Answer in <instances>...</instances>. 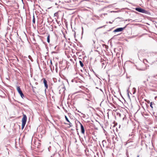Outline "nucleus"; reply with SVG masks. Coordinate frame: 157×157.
<instances>
[{"mask_svg": "<svg viewBox=\"0 0 157 157\" xmlns=\"http://www.w3.org/2000/svg\"><path fill=\"white\" fill-rule=\"evenodd\" d=\"M135 9L136 11L140 13L146 14L147 13V11L140 7L136 8Z\"/></svg>", "mask_w": 157, "mask_h": 157, "instance_id": "f257e3e1", "label": "nucleus"}, {"mask_svg": "<svg viewBox=\"0 0 157 157\" xmlns=\"http://www.w3.org/2000/svg\"><path fill=\"white\" fill-rule=\"evenodd\" d=\"M17 90L18 92V93L20 94L21 97L23 98L24 97V96L23 93L22 91H21L20 87L19 86H17Z\"/></svg>", "mask_w": 157, "mask_h": 157, "instance_id": "f03ea898", "label": "nucleus"}, {"mask_svg": "<svg viewBox=\"0 0 157 157\" xmlns=\"http://www.w3.org/2000/svg\"><path fill=\"white\" fill-rule=\"evenodd\" d=\"M126 25L125 27L123 28H119L116 29L113 31V32H117L122 31L126 27Z\"/></svg>", "mask_w": 157, "mask_h": 157, "instance_id": "7ed1b4c3", "label": "nucleus"}, {"mask_svg": "<svg viewBox=\"0 0 157 157\" xmlns=\"http://www.w3.org/2000/svg\"><path fill=\"white\" fill-rule=\"evenodd\" d=\"M42 80H43V83L44 84V86L46 88L45 89V92H46V89H47L48 88V85L47 84V82L46 81V80L45 79V78H43L42 79Z\"/></svg>", "mask_w": 157, "mask_h": 157, "instance_id": "20e7f679", "label": "nucleus"}, {"mask_svg": "<svg viewBox=\"0 0 157 157\" xmlns=\"http://www.w3.org/2000/svg\"><path fill=\"white\" fill-rule=\"evenodd\" d=\"M27 117L25 114L23 115V117L22 120V123L26 124L27 121Z\"/></svg>", "mask_w": 157, "mask_h": 157, "instance_id": "39448f33", "label": "nucleus"}, {"mask_svg": "<svg viewBox=\"0 0 157 157\" xmlns=\"http://www.w3.org/2000/svg\"><path fill=\"white\" fill-rule=\"evenodd\" d=\"M142 56H143L145 57L149 58L151 57V53L149 52L147 53H144Z\"/></svg>", "mask_w": 157, "mask_h": 157, "instance_id": "423d86ee", "label": "nucleus"}, {"mask_svg": "<svg viewBox=\"0 0 157 157\" xmlns=\"http://www.w3.org/2000/svg\"><path fill=\"white\" fill-rule=\"evenodd\" d=\"M79 123L81 126V132L82 133L84 134L85 133V129L84 127L82 124L81 123H80V122Z\"/></svg>", "mask_w": 157, "mask_h": 157, "instance_id": "0eeeda50", "label": "nucleus"}, {"mask_svg": "<svg viewBox=\"0 0 157 157\" xmlns=\"http://www.w3.org/2000/svg\"><path fill=\"white\" fill-rule=\"evenodd\" d=\"M47 41L48 43H49L50 41V35H49L47 37Z\"/></svg>", "mask_w": 157, "mask_h": 157, "instance_id": "6e6552de", "label": "nucleus"}, {"mask_svg": "<svg viewBox=\"0 0 157 157\" xmlns=\"http://www.w3.org/2000/svg\"><path fill=\"white\" fill-rule=\"evenodd\" d=\"M79 64H80V66L82 67H83L84 66V65L82 63V62L80 60L79 61Z\"/></svg>", "mask_w": 157, "mask_h": 157, "instance_id": "1a4fd4ad", "label": "nucleus"}, {"mask_svg": "<svg viewBox=\"0 0 157 157\" xmlns=\"http://www.w3.org/2000/svg\"><path fill=\"white\" fill-rule=\"evenodd\" d=\"M49 67L50 68V69L51 71H52V70H54V68L53 66H52V65H49Z\"/></svg>", "mask_w": 157, "mask_h": 157, "instance_id": "9d476101", "label": "nucleus"}, {"mask_svg": "<svg viewBox=\"0 0 157 157\" xmlns=\"http://www.w3.org/2000/svg\"><path fill=\"white\" fill-rule=\"evenodd\" d=\"M25 124H25V123H22V126H21V129L22 130L23 129V128H24L25 126Z\"/></svg>", "mask_w": 157, "mask_h": 157, "instance_id": "9b49d317", "label": "nucleus"}, {"mask_svg": "<svg viewBox=\"0 0 157 157\" xmlns=\"http://www.w3.org/2000/svg\"><path fill=\"white\" fill-rule=\"evenodd\" d=\"M65 117L66 121L68 123H70V121L68 120L67 117L66 116H65Z\"/></svg>", "mask_w": 157, "mask_h": 157, "instance_id": "f8f14e48", "label": "nucleus"}, {"mask_svg": "<svg viewBox=\"0 0 157 157\" xmlns=\"http://www.w3.org/2000/svg\"><path fill=\"white\" fill-rule=\"evenodd\" d=\"M33 22L34 24L35 23V18L34 15H33Z\"/></svg>", "mask_w": 157, "mask_h": 157, "instance_id": "ddd939ff", "label": "nucleus"}, {"mask_svg": "<svg viewBox=\"0 0 157 157\" xmlns=\"http://www.w3.org/2000/svg\"><path fill=\"white\" fill-rule=\"evenodd\" d=\"M28 57H29V59H30L32 61H33V59L31 56L30 55Z\"/></svg>", "mask_w": 157, "mask_h": 157, "instance_id": "4468645a", "label": "nucleus"}, {"mask_svg": "<svg viewBox=\"0 0 157 157\" xmlns=\"http://www.w3.org/2000/svg\"><path fill=\"white\" fill-rule=\"evenodd\" d=\"M144 52V50H140L139 52L138 55L141 54V53Z\"/></svg>", "mask_w": 157, "mask_h": 157, "instance_id": "2eb2a0df", "label": "nucleus"}, {"mask_svg": "<svg viewBox=\"0 0 157 157\" xmlns=\"http://www.w3.org/2000/svg\"><path fill=\"white\" fill-rule=\"evenodd\" d=\"M150 106L151 108H153V107L152 106V102H151L150 104Z\"/></svg>", "mask_w": 157, "mask_h": 157, "instance_id": "dca6fc26", "label": "nucleus"}, {"mask_svg": "<svg viewBox=\"0 0 157 157\" xmlns=\"http://www.w3.org/2000/svg\"><path fill=\"white\" fill-rule=\"evenodd\" d=\"M58 15V13L57 12L55 13L54 14V16H57Z\"/></svg>", "mask_w": 157, "mask_h": 157, "instance_id": "f3484780", "label": "nucleus"}, {"mask_svg": "<svg viewBox=\"0 0 157 157\" xmlns=\"http://www.w3.org/2000/svg\"><path fill=\"white\" fill-rule=\"evenodd\" d=\"M145 61H147V60L146 59H143V62L145 63Z\"/></svg>", "mask_w": 157, "mask_h": 157, "instance_id": "a211bd4d", "label": "nucleus"}, {"mask_svg": "<svg viewBox=\"0 0 157 157\" xmlns=\"http://www.w3.org/2000/svg\"><path fill=\"white\" fill-rule=\"evenodd\" d=\"M69 125H70V127H71V126H72V123H71L70 122V123H69Z\"/></svg>", "mask_w": 157, "mask_h": 157, "instance_id": "6ab92c4d", "label": "nucleus"}, {"mask_svg": "<svg viewBox=\"0 0 157 157\" xmlns=\"http://www.w3.org/2000/svg\"><path fill=\"white\" fill-rule=\"evenodd\" d=\"M133 89H134V92L133 94H134L136 92V89L135 88H134Z\"/></svg>", "mask_w": 157, "mask_h": 157, "instance_id": "aec40b11", "label": "nucleus"}, {"mask_svg": "<svg viewBox=\"0 0 157 157\" xmlns=\"http://www.w3.org/2000/svg\"><path fill=\"white\" fill-rule=\"evenodd\" d=\"M101 26V27H98V28H97V29H100V28H102L103 26Z\"/></svg>", "mask_w": 157, "mask_h": 157, "instance_id": "412c9836", "label": "nucleus"}, {"mask_svg": "<svg viewBox=\"0 0 157 157\" xmlns=\"http://www.w3.org/2000/svg\"><path fill=\"white\" fill-rule=\"evenodd\" d=\"M115 139L117 141H118V138L117 137H116Z\"/></svg>", "mask_w": 157, "mask_h": 157, "instance_id": "4be33fe9", "label": "nucleus"}, {"mask_svg": "<svg viewBox=\"0 0 157 157\" xmlns=\"http://www.w3.org/2000/svg\"><path fill=\"white\" fill-rule=\"evenodd\" d=\"M77 111L78 112H79V113H81L82 115H84V114H83L82 113H81L80 112H79V110H77Z\"/></svg>", "mask_w": 157, "mask_h": 157, "instance_id": "5701e85b", "label": "nucleus"}, {"mask_svg": "<svg viewBox=\"0 0 157 157\" xmlns=\"http://www.w3.org/2000/svg\"><path fill=\"white\" fill-rule=\"evenodd\" d=\"M82 34L83 33V27H82Z\"/></svg>", "mask_w": 157, "mask_h": 157, "instance_id": "b1692460", "label": "nucleus"}, {"mask_svg": "<svg viewBox=\"0 0 157 157\" xmlns=\"http://www.w3.org/2000/svg\"><path fill=\"white\" fill-rule=\"evenodd\" d=\"M50 65H52V60H51V61H50Z\"/></svg>", "mask_w": 157, "mask_h": 157, "instance_id": "393cba45", "label": "nucleus"}, {"mask_svg": "<svg viewBox=\"0 0 157 157\" xmlns=\"http://www.w3.org/2000/svg\"><path fill=\"white\" fill-rule=\"evenodd\" d=\"M102 67H103V65H104V63H102Z\"/></svg>", "mask_w": 157, "mask_h": 157, "instance_id": "a878e982", "label": "nucleus"}, {"mask_svg": "<svg viewBox=\"0 0 157 157\" xmlns=\"http://www.w3.org/2000/svg\"><path fill=\"white\" fill-rule=\"evenodd\" d=\"M109 23H110V24H111V23H112V22H111V21H109Z\"/></svg>", "mask_w": 157, "mask_h": 157, "instance_id": "bb28decb", "label": "nucleus"}, {"mask_svg": "<svg viewBox=\"0 0 157 157\" xmlns=\"http://www.w3.org/2000/svg\"><path fill=\"white\" fill-rule=\"evenodd\" d=\"M104 142H105L104 140H103V141H102V143H104Z\"/></svg>", "mask_w": 157, "mask_h": 157, "instance_id": "cd10ccee", "label": "nucleus"}, {"mask_svg": "<svg viewBox=\"0 0 157 157\" xmlns=\"http://www.w3.org/2000/svg\"><path fill=\"white\" fill-rule=\"evenodd\" d=\"M146 82V81H144V83H145V82Z\"/></svg>", "mask_w": 157, "mask_h": 157, "instance_id": "c85d7f7f", "label": "nucleus"}, {"mask_svg": "<svg viewBox=\"0 0 157 157\" xmlns=\"http://www.w3.org/2000/svg\"><path fill=\"white\" fill-rule=\"evenodd\" d=\"M139 157V155H138L137 156V157Z\"/></svg>", "mask_w": 157, "mask_h": 157, "instance_id": "c756f323", "label": "nucleus"}, {"mask_svg": "<svg viewBox=\"0 0 157 157\" xmlns=\"http://www.w3.org/2000/svg\"><path fill=\"white\" fill-rule=\"evenodd\" d=\"M147 81H148V79H147Z\"/></svg>", "mask_w": 157, "mask_h": 157, "instance_id": "7c9ffc66", "label": "nucleus"}, {"mask_svg": "<svg viewBox=\"0 0 157 157\" xmlns=\"http://www.w3.org/2000/svg\"><path fill=\"white\" fill-rule=\"evenodd\" d=\"M114 138V137H113V138Z\"/></svg>", "mask_w": 157, "mask_h": 157, "instance_id": "2f4dec72", "label": "nucleus"}, {"mask_svg": "<svg viewBox=\"0 0 157 157\" xmlns=\"http://www.w3.org/2000/svg\"><path fill=\"white\" fill-rule=\"evenodd\" d=\"M51 157H52V156Z\"/></svg>", "mask_w": 157, "mask_h": 157, "instance_id": "473e14b6", "label": "nucleus"}]
</instances>
